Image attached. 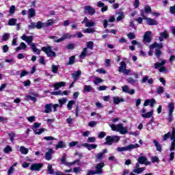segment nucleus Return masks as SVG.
Returning <instances> with one entry per match:
<instances>
[{
    "instance_id": "36",
    "label": "nucleus",
    "mask_w": 175,
    "mask_h": 175,
    "mask_svg": "<svg viewBox=\"0 0 175 175\" xmlns=\"http://www.w3.org/2000/svg\"><path fill=\"white\" fill-rule=\"evenodd\" d=\"M20 152L23 155H27V154H28V152H29V150H28V148H25L24 146H21L20 147Z\"/></svg>"
},
{
    "instance_id": "45",
    "label": "nucleus",
    "mask_w": 175,
    "mask_h": 175,
    "mask_svg": "<svg viewBox=\"0 0 175 175\" xmlns=\"http://www.w3.org/2000/svg\"><path fill=\"white\" fill-rule=\"evenodd\" d=\"M86 49H90V50H94V42L92 41H89L87 42V48Z\"/></svg>"
},
{
    "instance_id": "35",
    "label": "nucleus",
    "mask_w": 175,
    "mask_h": 175,
    "mask_svg": "<svg viewBox=\"0 0 175 175\" xmlns=\"http://www.w3.org/2000/svg\"><path fill=\"white\" fill-rule=\"evenodd\" d=\"M53 24H54V21H53V19H49L46 23H44V26L45 28H49V27H51Z\"/></svg>"
},
{
    "instance_id": "5",
    "label": "nucleus",
    "mask_w": 175,
    "mask_h": 175,
    "mask_svg": "<svg viewBox=\"0 0 175 175\" xmlns=\"http://www.w3.org/2000/svg\"><path fill=\"white\" fill-rule=\"evenodd\" d=\"M161 62H158L154 64L155 69H158L159 72H166V68L163 66L166 64V61L165 59H161Z\"/></svg>"
},
{
    "instance_id": "22",
    "label": "nucleus",
    "mask_w": 175,
    "mask_h": 175,
    "mask_svg": "<svg viewBox=\"0 0 175 175\" xmlns=\"http://www.w3.org/2000/svg\"><path fill=\"white\" fill-rule=\"evenodd\" d=\"M163 45L162 43H157L155 42L153 44L150 46V50H154V49H156V50H159V49H163Z\"/></svg>"
},
{
    "instance_id": "57",
    "label": "nucleus",
    "mask_w": 175,
    "mask_h": 175,
    "mask_svg": "<svg viewBox=\"0 0 175 175\" xmlns=\"http://www.w3.org/2000/svg\"><path fill=\"white\" fill-rule=\"evenodd\" d=\"M96 147H98L96 144H89L88 150H89V151H91V150H94L96 148Z\"/></svg>"
},
{
    "instance_id": "25",
    "label": "nucleus",
    "mask_w": 175,
    "mask_h": 175,
    "mask_svg": "<svg viewBox=\"0 0 175 175\" xmlns=\"http://www.w3.org/2000/svg\"><path fill=\"white\" fill-rule=\"evenodd\" d=\"M28 46L25 42H21L19 46L16 48V51H20L21 50H23L24 51H27V48Z\"/></svg>"
},
{
    "instance_id": "24",
    "label": "nucleus",
    "mask_w": 175,
    "mask_h": 175,
    "mask_svg": "<svg viewBox=\"0 0 175 175\" xmlns=\"http://www.w3.org/2000/svg\"><path fill=\"white\" fill-rule=\"evenodd\" d=\"M167 38H169V33L167 31H164L163 32L160 33L159 39L160 42H163V39H167Z\"/></svg>"
},
{
    "instance_id": "7",
    "label": "nucleus",
    "mask_w": 175,
    "mask_h": 175,
    "mask_svg": "<svg viewBox=\"0 0 175 175\" xmlns=\"http://www.w3.org/2000/svg\"><path fill=\"white\" fill-rule=\"evenodd\" d=\"M42 51H44L45 54H46L47 57H57V54L55 52L53 51V47L48 46H44L42 48Z\"/></svg>"
},
{
    "instance_id": "63",
    "label": "nucleus",
    "mask_w": 175,
    "mask_h": 175,
    "mask_svg": "<svg viewBox=\"0 0 175 175\" xmlns=\"http://www.w3.org/2000/svg\"><path fill=\"white\" fill-rule=\"evenodd\" d=\"M75 56H72L69 59V65H73L75 64Z\"/></svg>"
},
{
    "instance_id": "2",
    "label": "nucleus",
    "mask_w": 175,
    "mask_h": 175,
    "mask_svg": "<svg viewBox=\"0 0 175 175\" xmlns=\"http://www.w3.org/2000/svg\"><path fill=\"white\" fill-rule=\"evenodd\" d=\"M170 137L172 142L171 143V148L170 151H174L175 150V129L174 127L172 128V133L169 132L166 134H165L163 137V140L164 142H166L167 139Z\"/></svg>"
},
{
    "instance_id": "9",
    "label": "nucleus",
    "mask_w": 175,
    "mask_h": 175,
    "mask_svg": "<svg viewBox=\"0 0 175 175\" xmlns=\"http://www.w3.org/2000/svg\"><path fill=\"white\" fill-rule=\"evenodd\" d=\"M141 16L143 17L144 20H146V24H148V25H158V21L144 16V11H142Z\"/></svg>"
},
{
    "instance_id": "26",
    "label": "nucleus",
    "mask_w": 175,
    "mask_h": 175,
    "mask_svg": "<svg viewBox=\"0 0 175 175\" xmlns=\"http://www.w3.org/2000/svg\"><path fill=\"white\" fill-rule=\"evenodd\" d=\"M148 105H150V107H154V105H155V99L152 98L151 100H146L144 103V106H148Z\"/></svg>"
},
{
    "instance_id": "39",
    "label": "nucleus",
    "mask_w": 175,
    "mask_h": 175,
    "mask_svg": "<svg viewBox=\"0 0 175 175\" xmlns=\"http://www.w3.org/2000/svg\"><path fill=\"white\" fill-rule=\"evenodd\" d=\"M83 33H94L95 32V29L94 28H88V29H84L83 30Z\"/></svg>"
},
{
    "instance_id": "49",
    "label": "nucleus",
    "mask_w": 175,
    "mask_h": 175,
    "mask_svg": "<svg viewBox=\"0 0 175 175\" xmlns=\"http://www.w3.org/2000/svg\"><path fill=\"white\" fill-rule=\"evenodd\" d=\"M73 105H75V100H71L68 102V103L67 105V107H68V110H72V107L73 106Z\"/></svg>"
},
{
    "instance_id": "19",
    "label": "nucleus",
    "mask_w": 175,
    "mask_h": 175,
    "mask_svg": "<svg viewBox=\"0 0 175 175\" xmlns=\"http://www.w3.org/2000/svg\"><path fill=\"white\" fill-rule=\"evenodd\" d=\"M151 33H152V32L150 31H148L145 33L144 36V41L146 43H150V42H151Z\"/></svg>"
},
{
    "instance_id": "56",
    "label": "nucleus",
    "mask_w": 175,
    "mask_h": 175,
    "mask_svg": "<svg viewBox=\"0 0 175 175\" xmlns=\"http://www.w3.org/2000/svg\"><path fill=\"white\" fill-rule=\"evenodd\" d=\"M131 44H133V46H138V47H142V43L139 42V41L137 40H133L131 42Z\"/></svg>"
},
{
    "instance_id": "44",
    "label": "nucleus",
    "mask_w": 175,
    "mask_h": 175,
    "mask_svg": "<svg viewBox=\"0 0 175 175\" xmlns=\"http://www.w3.org/2000/svg\"><path fill=\"white\" fill-rule=\"evenodd\" d=\"M9 38H10V33H5L3 35L2 40H3V42H6L7 40H9Z\"/></svg>"
},
{
    "instance_id": "32",
    "label": "nucleus",
    "mask_w": 175,
    "mask_h": 175,
    "mask_svg": "<svg viewBox=\"0 0 175 175\" xmlns=\"http://www.w3.org/2000/svg\"><path fill=\"white\" fill-rule=\"evenodd\" d=\"M36 28L37 29H42V28H45L44 23H42V21H38L36 23Z\"/></svg>"
},
{
    "instance_id": "55",
    "label": "nucleus",
    "mask_w": 175,
    "mask_h": 175,
    "mask_svg": "<svg viewBox=\"0 0 175 175\" xmlns=\"http://www.w3.org/2000/svg\"><path fill=\"white\" fill-rule=\"evenodd\" d=\"M125 16L124 15L123 12L119 14V16L117 18V21H121V20L124 19Z\"/></svg>"
},
{
    "instance_id": "20",
    "label": "nucleus",
    "mask_w": 175,
    "mask_h": 175,
    "mask_svg": "<svg viewBox=\"0 0 175 175\" xmlns=\"http://www.w3.org/2000/svg\"><path fill=\"white\" fill-rule=\"evenodd\" d=\"M71 38L72 35L67 33L64 34V36L62 38L57 39V40H55V42H56L57 43H61V42H64V40H66V39H70Z\"/></svg>"
},
{
    "instance_id": "27",
    "label": "nucleus",
    "mask_w": 175,
    "mask_h": 175,
    "mask_svg": "<svg viewBox=\"0 0 175 175\" xmlns=\"http://www.w3.org/2000/svg\"><path fill=\"white\" fill-rule=\"evenodd\" d=\"M81 75V70H78L75 72L74 73H72L71 75L72 79H74L75 81H77V79H79V77H80V75Z\"/></svg>"
},
{
    "instance_id": "8",
    "label": "nucleus",
    "mask_w": 175,
    "mask_h": 175,
    "mask_svg": "<svg viewBox=\"0 0 175 175\" xmlns=\"http://www.w3.org/2000/svg\"><path fill=\"white\" fill-rule=\"evenodd\" d=\"M173 111H174V104L173 103H170L168 104V118H167L169 122L173 121Z\"/></svg>"
},
{
    "instance_id": "40",
    "label": "nucleus",
    "mask_w": 175,
    "mask_h": 175,
    "mask_svg": "<svg viewBox=\"0 0 175 175\" xmlns=\"http://www.w3.org/2000/svg\"><path fill=\"white\" fill-rule=\"evenodd\" d=\"M87 53H88V48H85L79 55L80 58H85Z\"/></svg>"
},
{
    "instance_id": "53",
    "label": "nucleus",
    "mask_w": 175,
    "mask_h": 175,
    "mask_svg": "<svg viewBox=\"0 0 175 175\" xmlns=\"http://www.w3.org/2000/svg\"><path fill=\"white\" fill-rule=\"evenodd\" d=\"M103 158V153L99 152L97 154H96V161H100Z\"/></svg>"
},
{
    "instance_id": "61",
    "label": "nucleus",
    "mask_w": 175,
    "mask_h": 175,
    "mask_svg": "<svg viewBox=\"0 0 175 175\" xmlns=\"http://www.w3.org/2000/svg\"><path fill=\"white\" fill-rule=\"evenodd\" d=\"M127 81L128 83H130V84H135V83H136V80H135L132 77H129L127 79Z\"/></svg>"
},
{
    "instance_id": "33",
    "label": "nucleus",
    "mask_w": 175,
    "mask_h": 175,
    "mask_svg": "<svg viewBox=\"0 0 175 175\" xmlns=\"http://www.w3.org/2000/svg\"><path fill=\"white\" fill-rule=\"evenodd\" d=\"M94 90V88L91 85H85L83 88L84 92H91V91Z\"/></svg>"
},
{
    "instance_id": "31",
    "label": "nucleus",
    "mask_w": 175,
    "mask_h": 175,
    "mask_svg": "<svg viewBox=\"0 0 175 175\" xmlns=\"http://www.w3.org/2000/svg\"><path fill=\"white\" fill-rule=\"evenodd\" d=\"M59 148H65V142L63 141H59L55 146V150H59Z\"/></svg>"
},
{
    "instance_id": "1",
    "label": "nucleus",
    "mask_w": 175,
    "mask_h": 175,
    "mask_svg": "<svg viewBox=\"0 0 175 175\" xmlns=\"http://www.w3.org/2000/svg\"><path fill=\"white\" fill-rule=\"evenodd\" d=\"M21 39L26 42V43H27V44L31 47V50L33 53H34V54H38V55L40 54L42 51L36 48V44L32 42V41L33 40V36H27V35L23 34L21 37Z\"/></svg>"
},
{
    "instance_id": "23",
    "label": "nucleus",
    "mask_w": 175,
    "mask_h": 175,
    "mask_svg": "<svg viewBox=\"0 0 175 175\" xmlns=\"http://www.w3.org/2000/svg\"><path fill=\"white\" fill-rule=\"evenodd\" d=\"M66 85V82L61 81V82H57L53 85V87L55 88V91H57V90H59L61 87H65Z\"/></svg>"
},
{
    "instance_id": "11",
    "label": "nucleus",
    "mask_w": 175,
    "mask_h": 175,
    "mask_svg": "<svg viewBox=\"0 0 175 175\" xmlns=\"http://www.w3.org/2000/svg\"><path fill=\"white\" fill-rule=\"evenodd\" d=\"M146 108H142L140 111L142 113V117L143 118H151L154 114V111L152 109L150 111L146 113Z\"/></svg>"
},
{
    "instance_id": "60",
    "label": "nucleus",
    "mask_w": 175,
    "mask_h": 175,
    "mask_svg": "<svg viewBox=\"0 0 175 175\" xmlns=\"http://www.w3.org/2000/svg\"><path fill=\"white\" fill-rule=\"evenodd\" d=\"M122 90L123 91V92H126L128 94L129 91V88L128 87V85H124L122 87Z\"/></svg>"
},
{
    "instance_id": "13",
    "label": "nucleus",
    "mask_w": 175,
    "mask_h": 175,
    "mask_svg": "<svg viewBox=\"0 0 175 175\" xmlns=\"http://www.w3.org/2000/svg\"><path fill=\"white\" fill-rule=\"evenodd\" d=\"M48 171L49 174H53V175H64V173L61 171H57L56 172H54V169H53V165L49 163L47 167Z\"/></svg>"
},
{
    "instance_id": "29",
    "label": "nucleus",
    "mask_w": 175,
    "mask_h": 175,
    "mask_svg": "<svg viewBox=\"0 0 175 175\" xmlns=\"http://www.w3.org/2000/svg\"><path fill=\"white\" fill-rule=\"evenodd\" d=\"M126 69V64L125 62H120V66L118 68V72L120 73H122L124 70Z\"/></svg>"
},
{
    "instance_id": "12",
    "label": "nucleus",
    "mask_w": 175,
    "mask_h": 175,
    "mask_svg": "<svg viewBox=\"0 0 175 175\" xmlns=\"http://www.w3.org/2000/svg\"><path fill=\"white\" fill-rule=\"evenodd\" d=\"M81 24H85V27L88 28H90V27H95V25H96L95 21L92 20L88 21V18L87 17L84 18L83 21L81 22Z\"/></svg>"
},
{
    "instance_id": "43",
    "label": "nucleus",
    "mask_w": 175,
    "mask_h": 175,
    "mask_svg": "<svg viewBox=\"0 0 175 175\" xmlns=\"http://www.w3.org/2000/svg\"><path fill=\"white\" fill-rule=\"evenodd\" d=\"M58 69H59V66H55L54 64L51 66V71L53 73H58Z\"/></svg>"
},
{
    "instance_id": "37",
    "label": "nucleus",
    "mask_w": 175,
    "mask_h": 175,
    "mask_svg": "<svg viewBox=\"0 0 175 175\" xmlns=\"http://www.w3.org/2000/svg\"><path fill=\"white\" fill-rule=\"evenodd\" d=\"M8 25H10V26H14L16 25V24H17V19L16 18H10L9 21H8Z\"/></svg>"
},
{
    "instance_id": "42",
    "label": "nucleus",
    "mask_w": 175,
    "mask_h": 175,
    "mask_svg": "<svg viewBox=\"0 0 175 175\" xmlns=\"http://www.w3.org/2000/svg\"><path fill=\"white\" fill-rule=\"evenodd\" d=\"M61 163L63 165H65V166H68L67 163H69L70 162H66V154H64L62 159H60Z\"/></svg>"
},
{
    "instance_id": "50",
    "label": "nucleus",
    "mask_w": 175,
    "mask_h": 175,
    "mask_svg": "<svg viewBox=\"0 0 175 175\" xmlns=\"http://www.w3.org/2000/svg\"><path fill=\"white\" fill-rule=\"evenodd\" d=\"M44 140H46V142H53L54 140H56V139L52 136H47V137H44Z\"/></svg>"
},
{
    "instance_id": "3",
    "label": "nucleus",
    "mask_w": 175,
    "mask_h": 175,
    "mask_svg": "<svg viewBox=\"0 0 175 175\" xmlns=\"http://www.w3.org/2000/svg\"><path fill=\"white\" fill-rule=\"evenodd\" d=\"M109 126L111 128L112 131L120 132L121 135H125V133H128L126 127L123 126L122 124H109Z\"/></svg>"
},
{
    "instance_id": "47",
    "label": "nucleus",
    "mask_w": 175,
    "mask_h": 175,
    "mask_svg": "<svg viewBox=\"0 0 175 175\" xmlns=\"http://www.w3.org/2000/svg\"><path fill=\"white\" fill-rule=\"evenodd\" d=\"M5 154H9V152H12V147L10 146H7L4 150H3Z\"/></svg>"
},
{
    "instance_id": "16",
    "label": "nucleus",
    "mask_w": 175,
    "mask_h": 175,
    "mask_svg": "<svg viewBox=\"0 0 175 175\" xmlns=\"http://www.w3.org/2000/svg\"><path fill=\"white\" fill-rule=\"evenodd\" d=\"M85 13H88L90 16H94L95 14V9L90 5H86L84 7Z\"/></svg>"
},
{
    "instance_id": "18",
    "label": "nucleus",
    "mask_w": 175,
    "mask_h": 175,
    "mask_svg": "<svg viewBox=\"0 0 175 175\" xmlns=\"http://www.w3.org/2000/svg\"><path fill=\"white\" fill-rule=\"evenodd\" d=\"M54 150L51 148H49V150L45 153V159L46 161H51L53 159V154H54Z\"/></svg>"
},
{
    "instance_id": "38",
    "label": "nucleus",
    "mask_w": 175,
    "mask_h": 175,
    "mask_svg": "<svg viewBox=\"0 0 175 175\" xmlns=\"http://www.w3.org/2000/svg\"><path fill=\"white\" fill-rule=\"evenodd\" d=\"M66 102H68V99L66 98H62L59 99V107H62V106H64V105H65Z\"/></svg>"
},
{
    "instance_id": "14",
    "label": "nucleus",
    "mask_w": 175,
    "mask_h": 175,
    "mask_svg": "<svg viewBox=\"0 0 175 175\" xmlns=\"http://www.w3.org/2000/svg\"><path fill=\"white\" fill-rule=\"evenodd\" d=\"M42 167H43V163H33L31 166H30V170H33L34 172H39L40 171V169H42Z\"/></svg>"
},
{
    "instance_id": "48",
    "label": "nucleus",
    "mask_w": 175,
    "mask_h": 175,
    "mask_svg": "<svg viewBox=\"0 0 175 175\" xmlns=\"http://www.w3.org/2000/svg\"><path fill=\"white\" fill-rule=\"evenodd\" d=\"M100 83H103V80L100 78H95L94 81V84H95V85H98V84H100Z\"/></svg>"
},
{
    "instance_id": "15",
    "label": "nucleus",
    "mask_w": 175,
    "mask_h": 175,
    "mask_svg": "<svg viewBox=\"0 0 175 175\" xmlns=\"http://www.w3.org/2000/svg\"><path fill=\"white\" fill-rule=\"evenodd\" d=\"M103 166H105V163H98L96 165V170L94 171L95 174H102V173H103V171L102 170Z\"/></svg>"
},
{
    "instance_id": "30",
    "label": "nucleus",
    "mask_w": 175,
    "mask_h": 175,
    "mask_svg": "<svg viewBox=\"0 0 175 175\" xmlns=\"http://www.w3.org/2000/svg\"><path fill=\"white\" fill-rule=\"evenodd\" d=\"M153 143L157 148V151H159V152H161V151H162V146L160 145L159 142H158L157 139H154Z\"/></svg>"
},
{
    "instance_id": "59",
    "label": "nucleus",
    "mask_w": 175,
    "mask_h": 175,
    "mask_svg": "<svg viewBox=\"0 0 175 175\" xmlns=\"http://www.w3.org/2000/svg\"><path fill=\"white\" fill-rule=\"evenodd\" d=\"M127 36L129 39H131V40L136 38V36H135V33H129V34H127Z\"/></svg>"
},
{
    "instance_id": "17",
    "label": "nucleus",
    "mask_w": 175,
    "mask_h": 175,
    "mask_svg": "<svg viewBox=\"0 0 175 175\" xmlns=\"http://www.w3.org/2000/svg\"><path fill=\"white\" fill-rule=\"evenodd\" d=\"M138 162L139 163H141L142 165H146V166L151 165V163L147 161V158L143 156H141L138 158Z\"/></svg>"
},
{
    "instance_id": "54",
    "label": "nucleus",
    "mask_w": 175,
    "mask_h": 175,
    "mask_svg": "<svg viewBox=\"0 0 175 175\" xmlns=\"http://www.w3.org/2000/svg\"><path fill=\"white\" fill-rule=\"evenodd\" d=\"M72 171L74 172V173H75V174H79V173L81 172V168H80L79 167H75L73 168Z\"/></svg>"
},
{
    "instance_id": "28",
    "label": "nucleus",
    "mask_w": 175,
    "mask_h": 175,
    "mask_svg": "<svg viewBox=\"0 0 175 175\" xmlns=\"http://www.w3.org/2000/svg\"><path fill=\"white\" fill-rule=\"evenodd\" d=\"M52 110H53V104H46L45 105V110L44 111V113L49 114V113H51Z\"/></svg>"
},
{
    "instance_id": "58",
    "label": "nucleus",
    "mask_w": 175,
    "mask_h": 175,
    "mask_svg": "<svg viewBox=\"0 0 175 175\" xmlns=\"http://www.w3.org/2000/svg\"><path fill=\"white\" fill-rule=\"evenodd\" d=\"M29 29H34V28H36V23H31L28 26Z\"/></svg>"
},
{
    "instance_id": "52",
    "label": "nucleus",
    "mask_w": 175,
    "mask_h": 175,
    "mask_svg": "<svg viewBox=\"0 0 175 175\" xmlns=\"http://www.w3.org/2000/svg\"><path fill=\"white\" fill-rule=\"evenodd\" d=\"M163 91H165V88L162 86H159L157 88V92L160 95V94H163Z\"/></svg>"
},
{
    "instance_id": "62",
    "label": "nucleus",
    "mask_w": 175,
    "mask_h": 175,
    "mask_svg": "<svg viewBox=\"0 0 175 175\" xmlns=\"http://www.w3.org/2000/svg\"><path fill=\"white\" fill-rule=\"evenodd\" d=\"M144 12L146 13H151V7L148 5H146L144 8Z\"/></svg>"
},
{
    "instance_id": "4",
    "label": "nucleus",
    "mask_w": 175,
    "mask_h": 175,
    "mask_svg": "<svg viewBox=\"0 0 175 175\" xmlns=\"http://www.w3.org/2000/svg\"><path fill=\"white\" fill-rule=\"evenodd\" d=\"M139 144H130L124 147H118L116 148V151H118V152H122L124 151H131V150H134V148H139Z\"/></svg>"
},
{
    "instance_id": "34",
    "label": "nucleus",
    "mask_w": 175,
    "mask_h": 175,
    "mask_svg": "<svg viewBox=\"0 0 175 175\" xmlns=\"http://www.w3.org/2000/svg\"><path fill=\"white\" fill-rule=\"evenodd\" d=\"M144 170H146L145 167L135 168L133 170V173H136L137 174H140V173H142V172H144Z\"/></svg>"
},
{
    "instance_id": "51",
    "label": "nucleus",
    "mask_w": 175,
    "mask_h": 175,
    "mask_svg": "<svg viewBox=\"0 0 175 175\" xmlns=\"http://www.w3.org/2000/svg\"><path fill=\"white\" fill-rule=\"evenodd\" d=\"M25 100H32L33 102H36V98L32 96H26Z\"/></svg>"
},
{
    "instance_id": "46",
    "label": "nucleus",
    "mask_w": 175,
    "mask_h": 175,
    "mask_svg": "<svg viewBox=\"0 0 175 175\" xmlns=\"http://www.w3.org/2000/svg\"><path fill=\"white\" fill-rule=\"evenodd\" d=\"M35 10L33 8H31L29 10V18H32L35 16Z\"/></svg>"
},
{
    "instance_id": "64",
    "label": "nucleus",
    "mask_w": 175,
    "mask_h": 175,
    "mask_svg": "<svg viewBox=\"0 0 175 175\" xmlns=\"http://www.w3.org/2000/svg\"><path fill=\"white\" fill-rule=\"evenodd\" d=\"M96 124H98L96 121H92L89 122L88 125L89 126H91V128H94V126H96Z\"/></svg>"
},
{
    "instance_id": "10",
    "label": "nucleus",
    "mask_w": 175,
    "mask_h": 175,
    "mask_svg": "<svg viewBox=\"0 0 175 175\" xmlns=\"http://www.w3.org/2000/svg\"><path fill=\"white\" fill-rule=\"evenodd\" d=\"M42 125L41 123L36 122L33 124L32 129L35 133V135H42L44 131H46L45 129H40V130H38V128H39Z\"/></svg>"
},
{
    "instance_id": "6",
    "label": "nucleus",
    "mask_w": 175,
    "mask_h": 175,
    "mask_svg": "<svg viewBox=\"0 0 175 175\" xmlns=\"http://www.w3.org/2000/svg\"><path fill=\"white\" fill-rule=\"evenodd\" d=\"M120 136H107L105 140V144H107L108 146H111L113 143H118L120 142Z\"/></svg>"
},
{
    "instance_id": "21",
    "label": "nucleus",
    "mask_w": 175,
    "mask_h": 175,
    "mask_svg": "<svg viewBox=\"0 0 175 175\" xmlns=\"http://www.w3.org/2000/svg\"><path fill=\"white\" fill-rule=\"evenodd\" d=\"M113 105H120V103L122 102H125V99L120 96H113Z\"/></svg>"
},
{
    "instance_id": "41",
    "label": "nucleus",
    "mask_w": 175,
    "mask_h": 175,
    "mask_svg": "<svg viewBox=\"0 0 175 175\" xmlns=\"http://www.w3.org/2000/svg\"><path fill=\"white\" fill-rule=\"evenodd\" d=\"M77 163L78 166H80V159H77L72 162H70L69 163H67V166H73V165H76Z\"/></svg>"
}]
</instances>
